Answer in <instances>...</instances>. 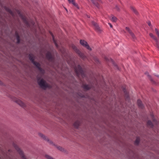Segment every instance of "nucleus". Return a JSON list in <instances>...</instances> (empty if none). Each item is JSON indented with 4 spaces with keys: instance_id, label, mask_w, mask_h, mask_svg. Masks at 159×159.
<instances>
[{
    "instance_id": "nucleus-47",
    "label": "nucleus",
    "mask_w": 159,
    "mask_h": 159,
    "mask_svg": "<svg viewBox=\"0 0 159 159\" xmlns=\"http://www.w3.org/2000/svg\"><path fill=\"white\" fill-rule=\"evenodd\" d=\"M32 25H34V23H32Z\"/></svg>"
},
{
    "instance_id": "nucleus-10",
    "label": "nucleus",
    "mask_w": 159,
    "mask_h": 159,
    "mask_svg": "<svg viewBox=\"0 0 159 159\" xmlns=\"http://www.w3.org/2000/svg\"><path fill=\"white\" fill-rule=\"evenodd\" d=\"M15 148L19 153L21 155L22 159H26L25 157L23 152L17 146H15Z\"/></svg>"
},
{
    "instance_id": "nucleus-33",
    "label": "nucleus",
    "mask_w": 159,
    "mask_h": 159,
    "mask_svg": "<svg viewBox=\"0 0 159 159\" xmlns=\"http://www.w3.org/2000/svg\"><path fill=\"white\" fill-rule=\"evenodd\" d=\"M125 29L129 34L132 32V31L128 27H125Z\"/></svg>"
},
{
    "instance_id": "nucleus-34",
    "label": "nucleus",
    "mask_w": 159,
    "mask_h": 159,
    "mask_svg": "<svg viewBox=\"0 0 159 159\" xmlns=\"http://www.w3.org/2000/svg\"><path fill=\"white\" fill-rule=\"evenodd\" d=\"M154 76L159 79V71H157L154 74Z\"/></svg>"
},
{
    "instance_id": "nucleus-6",
    "label": "nucleus",
    "mask_w": 159,
    "mask_h": 159,
    "mask_svg": "<svg viewBox=\"0 0 159 159\" xmlns=\"http://www.w3.org/2000/svg\"><path fill=\"white\" fill-rule=\"evenodd\" d=\"M105 60L107 62H110L112 63L113 66L115 68L118 70H119V68L117 64L116 63L115 61L111 58H108L107 56H105L104 57Z\"/></svg>"
},
{
    "instance_id": "nucleus-20",
    "label": "nucleus",
    "mask_w": 159,
    "mask_h": 159,
    "mask_svg": "<svg viewBox=\"0 0 159 159\" xmlns=\"http://www.w3.org/2000/svg\"><path fill=\"white\" fill-rule=\"evenodd\" d=\"M129 34L130 35V36L131 37L132 39L133 40H136L137 39V37H136L135 35L134 34L133 32H131V33Z\"/></svg>"
},
{
    "instance_id": "nucleus-29",
    "label": "nucleus",
    "mask_w": 159,
    "mask_h": 159,
    "mask_svg": "<svg viewBox=\"0 0 159 159\" xmlns=\"http://www.w3.org/2000/svg\"><path fill=\"white\" fill-rule=\"evenodd\" d=\"M44 157L46 159H55L50 156L48 154H45L44 155Z\"/></svg>"
},
{
    "instance_id": "nucleus-5",
    "label": "nucleus",
    "mask_w": 159,
    "mask_h": 159,
    "mask_svg": "<svg viewBox=\"0 0 159 159\" xmlns=\"http://www.w3.org/2000/svg\"><path fill=\"white\" fill-rule=\"evenodd\" d=\"M80 43L83 47L85 48L90 51L92 50V49L90 47L87 42L84 40L81 39L80 40Z\"/></svg>"
},
{
    "instance_id": "nucleus-3",
    "label": "nucleus",
    "mask_w": 159,
    "mask_h": 159,
    "mask_svg": "<svg viewBox=\"0 0 159 159\" xmlns=\"http://www.w3.org/2000/svg\"><path fill=\"white\" fill-rule=\"evenodd\" d=\"M71 47L74 51L82 58L84 59L86 58V57L85 55L75 45L71 44Z\"/></svg>"
},
{
    "instance_id": "nucleus-30",
    "label": "nucleus",
    "mask_w": 159,
    "mask_h": 159,
    "mask_svg": "<svg viewBox=\"0 0 159 159\" xmlns=\"http://www.w3.org/2000/svg\"><path fill=\"white\" fill-rule=\"evenodd\" d=\"M155 33L157 35V37L159 39V30L157 28H155Z\"/></svg>"
},
{
    "instance_id": "nucleus-7",
    "label": "nucleus",
    "mask_w": 159,
    "mask_h": 159,
    "mask_svg": "<svg viewBox=\"0 0 159 159\" xmlns=\"http://www.w3.org/2000/svg\"><path fill=\"white\" fill-rule=\"evenodd\" d=\"M144 74L147 76L150 82L152 84L155 85H157V83L156 81L153 79L148 72L147 71L145 72Z\"/></svg>"
},
{
    "instance_id": "nucleus-41",
    "label": "nucleus",
    "mask_w": 159,
    "mask_h": 159,
    "mask_svg": "<svg viewBox=\"0 0 159 159\" xmlns=\"http://www.w3.org/2000/svg\"><path fill=\"white\" fill-rule=\"evenodd\" d=\"M108 24L110 25V27H111V28H112V27H113L111 23H108Z\"/></svg>"
},
{
    "instance_id": "nucleus-23",
    "label": "nucleus",
    "mask_w": 159,
    "mask_h": 159,
    "mask_svg": "<svg viewBox=\"0 0 159 159\" xmlns=\"http://www.w3.org/2000/svg\"><path fill=\"white\" fill-rule=\"evenodd\" d=\"M118 20L116 17L113 15L111 16V20L114 22H116Z\"/></svg>"
},
{
    "instance_id": "nucleus-46",
    "label": "nucleus",
    "mask_w": 159,
    "mask_h": 159,
    "mask_svg": "<svg viewBox=\"0 0 159 159\" xmlns=\"http://www.w3.org/2000/svg\"><path fill=\"white\" fill-rule=\"evenodd\" d=\"M158 49H159V46L158 47Z\"/></svg>"
},
{
    "instance_id": "nucleus-11",
    "label": "nucleus",
    "mask_w": 159,
    "mask_h": 159,
    "mask_svg": "<svg viewBox=\"0 0 159 159\" xmlns=\"http://www.w3.org/2000/svg\"><path fill=\"white\" fill-rule=\"evenodd\" d=\"M55 147L57 148L60 151H61L67 154L68 153V151L66 150V149H64L62 147L60 146H58L57 145H56Z\"/></svg>"
},
{
    "instance_id": "nucleus-17",
    "label": "nucleus",
    "mask_w": 159,
    "mask_h": 159,
    "mask_svg": "<svg viewBox=\"0 0 159 159\" xmlns=\"http://www.w3.org/2000/svg\"><path fill=\"white\" fill-rule=\"evenodd\" d=\"M20 14V16L21 18L23 20L24 22L26 24H28V22H27L26 20V18L25 16L21 15L20 12H19L18 13Z\"/></svg>"
},
{
    "instance_id": "nucleus-40",
    "label": "nucleus",
    "mask_w": 159,
    "mask_h": 159,
    "mask_svg": "<svg viewBox=\"0 0 159 159\" xmlns=\"http://www.w3.org/2000/svg\"><path fill=\"white\" fill-rule=\"evenodd\" d=\"M8 11L12 15V11L8 9Z\"/></svg>"
},
{
    "instance_id": "nucleus-18",
    "label": "nucleus",
    "mask_w": 159,
    "mask_h": 159,
    "mask_svg": "<svg viewBox=\"0 0 159 159\" xmlns=\"http://www.w3.org/2000/svg\"><path fill=\"white\" fill-rule=\"evenodd\" d=\"M46 57L49 60H52V56H51L50 52H48L46 54Z\"/></svg>"
},
{
    "instance_id": "nucleus-31",
    "label": "nucleus",
    "mask_w": 159,
    "mask_h": 159,
    "mask_svg": "<svg viewBox=\"0 0 159 159\" xmlns=\"http://www.w3.org/2000/svg\"><path fill=\"white\" fill-rule=\"evenodd\" d=\"M83 88L85 90H89L90 88V87L88 85H84L83 86Z\"/></svg>"
},
{
    "instance_id": "nucleus-22",
    "label": "nucleus",
    "mask_w": 159,
    "mask_h": 159,
    "mask_svg": "<svg viewBox=\"0 0 159 159\" xmlns=\"http://www.w3.org/2000/svg\"><path fill=\"white\" fill-rule=\"evenodd\" d=\"M45 141H47L50 144L54 146L55 147L56 145V144H55L52 140H50L48 137L46 139Z\"/></svg>"
},
{
    "instance_id": "nucleus-9",
    "label": "nucleus",
    "mask_w": 159,
    "mask_h": 159,
    "mask_svg": "<svg viewBox=\"0 0 159 159\" xmlns=\"http://www.w3.org/2000/svg\"><path fill=\"white\" fill-rule=\"evenodd\" d=\"M82 121L80 120H75L73 124L74 127L76 129H78L81 125Z\"/></svg>"
},
{
    "instance_id": "nucleus-8",
    "label": "nucleus",
    "mask_w": 159,
    "mask_h": 159,
    "mask_svg": "<svg viewBox=\"0 0 159 159\" xmlns=\"http://www.w3.org/2000/svg\"><path fill=\"white\" fill-rule=\"evenodd\" d=\"M33 63L37 68V69H38L39 72L40 73L43 74L45 73L44 70L41 67V65L39 63L37 62L34 61Z\"/></svg>"
},
{
    "instance_id": "nucleus-36",
    "label": "nucleus",
    "mask_w": 159,
    "mask_h": 159,
    "mask_svg": "<svg viewBox=\"0 0 159 159\" xmlns=\"http://www.w3.org/2000/svg\"><path fill=\"white\" fill-rule=\"evenodd\" d=\"M115 9L116 11H119L120 10V8L118 5H116L115 7Z\"/></svg>"
},
{
    "instance_id": "nucleus-13",
    "label": "nucleus",
    "mask_w": 159,
    "mask_h": 159,
    "mask_svg": "<svg viewBox=\"0 0 159 159\" xmlns=\"http://www.w3.org/2000/svg\"><path fill=\"white\" fill-rule=\"evenodd\" d=\"M140 141V137H137L134 142V144L136 146H139Z\"/></svg>"
},
{
    "instance_id": "nucleus-1",
    "label": "nucleus",
    "mask_w": 159,
    "mask_h": 159,
    "mask_svg": "<svg viewBox=\"0 0 159 159\" xmlns=\"http://www.w3.org/2000/svg\"><path fill=\"white\" fill-rule=\"evenodd\" d=\"M37 82L39 86L43 89H46L51 88L52 86L50 84L47 83L43 79L38 80Z\"/></svg>"
},
{
    "instance_id": "nucleus-25",
    "label": "nucleus",
    "mask_w": 159,
    "mask_h": 159,
    "mask_svg": "<svg viewBox=\"0 0 159 159\" xmlns=\"http://www.w3.org/2000/svg\"><path fill=\"white\" fill-rule=\"evenodd\" d=\"M149 35L151 37V38H152L154 40H157V37L152 33H149Z\"/></svg>"
},
{
    "instance_id": "nucleus-42",
    "label": "nucleus",
    "mask_w": 159,
    "mask_h": 159,
    "mask_svg": "<svg viewBox=\"0 0 159 159\" xmlns=\"http://www.w3.org/2000/svg\"><path fill=\"white\" fill-rule=\"evenodd\" d=\"M3 84L2 81L0 80V85H3Z\"/></svg>"
},
{
    "instance_id": "nucleus-44",
    "label": "nucleus",
    "mask_w": 159,
    "mask_h": 159,
    "mask_svg": "<svg viewBox=\"0 0 159 159\" xmlns=\"http://www.w3.org/2000/svg\"><path fill=\"white\" fill-rule=\"evenodd\" d=\"M153 121L154 122H155L156 120L155 119H153Z\"/></svg>"
},
{
    "instance_id": "nucleus-39",
    "label": "nucleus",
    "mask_w": 159,
    "mask_h": 159,
    "mask_svg": "<svg viewBox=\"0 0 159 159\" xmlns=\"http://www.w3.org/2000/svg\"><path fill=\"white\" fill-rule=\"evenodd\" d=\"M125 99H126V100H129V99H128V96L127 95H126V96H125Z\"/></svg>"
},
{
    "instance_id": "nucleus-32",
    "label": "nucleus",
    "mask_w": 159,
    "mask_h": 159,
    "mask_svg": "<svg viewBox=\"0 0 159 159\" xmlns=\"http://www.w3.org/2000/svg\"><path fill=\"white\" fill-rule=\"evenodd\" d=\"M51 34L53 40V41L55 43V46H56V47L57 48L58 47V46L57 44V43L56 42V41L54 39V36L52 33H51Z\"/></svg>"
},
{
    "instance_id": "nucleus-16",
    "label": "nucleus",
    "mask_w": 159,
    "mask_h": 159,
    "mask_svg": "<svg viewBox=\"0 0 159 159\" xmlns=\"http://www.w3.org/2000/svg\"><path fill=\"white\" fill-rule=\"evenodd\" d=\"M77 67L78 70L75 69V72L79 75H80V74L82 75V70H81V67L80 66H78Z\"/></svg>"
},
{
    "instance_id": "nucleus-38",
    "label": "nucleus",
    "mask_w": 159,
    "mask_h": 159,
    "mask_svg": "<svg viewBox=\"0 0 159 159\" xmlns=\"http://www.w3.org/2000/svg\"><path fill=\"white\" fill-rule=\"evenodd\" d=\"M78 94L80 97L83 98L84 97V96L82 95L81 93H79Z\"/></svg>"
},
{
    "instance_id": "nucleus-4",
    "label": "nucleus",
    "mask_w": 159,
    "mask_h": 159,
    "mask_svg": "<svg viewBox=\"0 0 159 159\" xmlns=\"http://www.w3.org/2000/svg\"><path fill=\"white\" fill-rule=\"evenodd\" d=\"M92 24L93 26L94 27L95 31L97 33L99 34H101L102 32V30L99 26V25L97 22L94 21H92Z\"/></svg>"
},
{
    "instance_id": "nucleus-35",
    "label": "nucleus",
    "mask_w": 159,
    "mask_h": 159,
    "mask_svg": "<svg viewBox=\"0 0 159 159\" xmlns=\"http://www.w3.org/2000/svg\"><path fill=\"white\" fill-rule=\"evenodd\" d=\"M16 43H19L20 42V38L17 34H16Z\"/></svg>"
},
{
    "instance_id": "nucleus-12",
    "label": "nucleus",
    "mask_w": 159,
    "mask_h": 159,
    "mask_svg": "<svg viewBox=\"0 0 159 159\" xmlns=\"http://www.w3.org/2000/svg\"><path fill=\"white\" fill-rule=\"evenodd\" d=\"M69 3L72 4L78 9H80V8L78 5L75 2V0H68Z\"/></svg>"
},
{
    "instance_id": "nucleus-15",
    "label": "nucleus",
    "mask_w": 159,
    "mask_h": 159,
    "mask_svg": "<svg viewBox=\"0 0 159 159\" xmlns=\"http://www.w3.org/2000/svg\"><path fill=\"white\" fill-rule=\"evenodd\" d=\"M29 58L32 63H33L35 61H34V60L35 59V57L33 54H29Z\"/></svg>"
},
{
    "instance_id": "nucleus-2",
    "label": "nucleus",
    "mask_w": 159,
    "mask_h": 159,
    "mask_svg": "<svg viewBox=\"0 0 159 159\" xmlns=\"http://www.w3.org/2000/svg\"><path fill=\"white\" fill-rule=\"evenodd\" d=\"M10 99L22 108H25L27 107L26 104L19 99L13 96L11 97Z\"/></svg>"
},
{
    "instance_id": "nucleus-24",
    "label": "nucleus",
    "mask_w": 159,
    "mask_h": 159,
    "mask_svg": "<svg viewBox=\"0 0 159 159\" xmlns=\"http://www.w3.org/2000/svg\"><path fill=\"white\" fill-rule=\"evenodd\" d=\"M91 1L92 2V3L97 7L99 8V5L98 3L97 2L95 1L94 0H91Z\"/></svg>"
},
{
    "instance_id": "nucleus-37",
    "label": "nucleus",
    "mask_w": 159,
    "mask_h": 159,
    "mask_svg": "<svg viewBox=\"0 0 159 159\" xmlns=\"http://www.w3.org/2000/svg\"><path fill=\"white\" fill-rule=\"evenodd\" d=\"M148 26H152V24H151V22L150 21H148Z\"/></svg>"
},
{
    "instance_id": "nucleus-14",
    "label": "nucleus",
    "mask_w": 159,
    "mask_h": 159,
    "mask_svg": "<svg viewBox=\"0 0 159 159\" xmlns=\"http://www.w3.org/2000/svg\"><path fill=\"white\" fill-rule=\"evenodd\" d=\"M130 9L133 11L134 13L136 15H138L139 14V12L137 10L133 7H130Z\"/></svg>"
},
{
    "instance_id": "nucleus-43",
    "label": "nucleus",
    "mask_w": 159,
    "mask_h": 159,
    "mask_svg": "<svg viewBox=\"0 0 159 159\" xmlns=\"http://www.w3.org/2000/svg\"><path fill=\"white\" fill-rule=\"evenodd\" d=\"M99 2H101V3H102V1L101 0H97Z\"/></svg>"
},
{
    "instance_id": "nucleus-21",
    "label": "nucleus",
    "mask_w": 159,
    "mask_h": 159,
    "mask_svg": "<svg viewBox=\"0 0 159 159\" xmlns=\"http://www.w3.org/2000/svg\"><path fill=\"white\" fill-rule=\"evenodd\" d=\"M38 135L41 138L45 140L47 138V137L45 135L41 133H38Z\"/></svg>"
},
{
    "instance_id": "nucleus-26",
    "label": "nucleus",
    "mask_w": 159,
    "mask_h": 159,
    "mask_svg": "<svg viewBox=\"0 0 159 159\" xmlns=\"http://www.w3.org/2000/svg\"><path fill=\"white\" fill-rule=\"evenodd\" d=\"M93 60L97 63H100V61L98 57L96 56L93 57Z\"/></svg>"
},
{
    "instance_id": "nucleus-27",
    "label": "nucleus",
    "mask_w": 159,
    "mask_h": 159,
    "mask_svg": "<svg viewBox=\"0 0 159 159\" xmlns=\"http://www.w3.org/2000/svg\"><path fill=\"white\" fill-rule=\"evenodd\" d=\"M147 124L148 126L150 127H152L153 126L152 123L150 120L148 121L147 122Z\"/></svg>"
},
{
    "instance_id": "nucleus-19",
    "label": "nucleus",
    "mask_w": 159,
    "mask_h": 159,
    "mask_svg": "<svg viewBox=\"0 0 159 159\" xmlns=\"http://www.w3.org/2000/svg\"><path fill=\"white\" fill-rule=\"evenodd\" d=\"M137 104L139 107L141 108H143L144 107L141 101L139 100H138Z\"/></svg>"
},
{
    "instance_id": "nucleus-45",
    "label": "nucleus",
    "mask_w": 159,
    "mask_h": 159,
    "mask_svg": "<svg viewBox=\"0 0 159 159\" xmlns=\"http://www.w3.org/2000/svg\"><path fill=\"white\" fill-rule=\"evenodd\" d=\"M65 9L66 10V11H67V9L66 8H65Z\"/></svg>"
},
{
    "instance_id": "nucleus-28",
    "label": "nucleus",
    "mask_w": 159,
    "mask_h": 159,
    "mask_svg": "<svg viewBox=\"0 0 159 159\" xmlns=\"http://www.w3.org/2000/svg\"><path fill=\"white\" fill-rule=\"evenodd\" d=\"M44 157L46 159H55L50 156L48 154H45L44 155Z\"/></svg>"
}]
</instances>
